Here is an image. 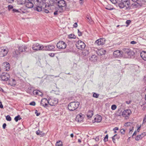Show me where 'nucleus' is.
I'll return each instance as SVG.
<instances>
[{
    "label": "nucleus",
    "mask_w": 146,
    "mask_h": 146,
    "mask_svg": "<svg viewBox=\"0 0 146 146\" xmlns=\"http://www.w3.org/2000/svg\"><path fill=\"white\" fill-rule=\"evenodd\" d=\"M120 8H124L125 9L129 10L130 9V2L129 0H121L118 4Z\"/></svg>",
    "instance_id": "f257e3e1"
},
{
    "label": "nucleus",
    "mask_w": 146,
    "mask_h": 146,
    "mask_svg": "<svg viewBox=\"0 0 146 146\" xmlns=\"http://www.w3.org/2000/svg\"><path fill=\"white\" fill-rule=\"evenodd\" d=\"M37 3L35 5L36 7L34 8V10L37 11H41L42 8H44V7H46V3L43 1H39V0L36 1Z\"/></svg>",
    "instance_id": "f03ea898"
},
{
    "label": "nucleus",
    "mask_w": 146,
    "mask_h": 146,
    "mask_svg": "<svg viewBox=\"0 0 146 146\" xmlns=\"http://www.w3.org/2000/svg\"><path fill=\"white\" fill-rule=\"evenodd\" d=\"M80 105L78 102H70L68 105V110L70 111H73L77 109Z\"/></svg>",
    "instance_id": "7ed1b4c3"
},
{
    "label": "nucleus",
    "mask_w": 146,
    "mask_h": 146,
    "mask_svg": "<svg viewBox=\"0 0 146 146\" xmlns=\"http://www.w3.org/2000/svg\"><path fill=\"white\" fill-rule=\"evenodd\" d=\"M123 50L124 52L125 56L126 58H131L134 54L133 51L130 49L124 48Z\"/></svg>",
    "instance_id": "20e7f679"
},
{
    "label": "nucleus",
    "mask_w": 146,
    "mask_h": 146,
    "mask_svg": "<svg viewBox=\"0 0 146 146\" xmlns=\"http://www.w3.org/2000/svg\"><path fill=\"white\" fill-rule=\"evenodd\" d=\"M9 51L8 49L6 47H3L0 48V57H3L7 55Z\"/></svg>",
    "instance_id": "39448f33"
},
{
    "label": "nucleus",
    "mask_w": 146,
    "mask_h": 146,
    "mask_svg": "<svg viewBox=\"0 0 146 146\" xmlns=\"http://www.w3.org/2000/svg\"><path fill=\"white\" fill-rule=\"evenodd\" d=\"M58 102V100L56 98H48V104L51 106H54L56 105Z\"/></svg>",
    "instance_id": "423d86ee"
},
{
    "label": "nucleus",
    "mask_w": 146,
    "mask_h": 146,
    "mask_svg": "<svg viewBox=\"0 0 146 146\" xmlns=\"http://www.w3.org/2000/svg\"><path fill=\"white\" fill-rule=\"evenodd\" d=\"M56 4L59 8H61L62 9L63 8L65 7L66 5V2L64 0L57 1Z\"/></svg>",
    "instance_id": "0eeeda50"
},
{
    "label": "nucleus",
    "mask_w": 146,
    "mask_h": 146,
    "mask_svg": "<svg viewBox=\"0 0 146 146\" xmlns=\"http://www.w3.org/2000/svg\"><path fill=\"white\" fill-rule=\"evenodd\" d=\"M44 46L36 43L34 44L32 47V49L38 51L40 50H43Z\"/></svg>",
    "instance_id": "6e6552de"
},
{
    "label": "nucleus",
    "mask_w": 146,
    "mask_h": 146,
    "mask_svg": "<svg viewBox=\"0 0 146 146\" xmlns=\"http://www.w3.org/2000/svg\"><path fill=\"white\" fill-rule=\"evenodd\" d=\"M76 45V47L78 49L80 50L84 49L86 46L84 43L81 40H79L77 42Z\"/></svg>",
    "instance_id": "1a4fd4ad"
},
{
    "label": "nucleus",
    "mask_w": 146,
    "mask_h": 146,
    "mask_svg": "<svg viewBox=\"0 0 146 146\" xmlns=\"http://www.w3.org/2000/svg\"><path fill=\"white\" fill-rule=\"evenodd\" d=\"M57 47L59 49H64L66 47V43L63 41H59L57 44Z\"/></svg>",
    "instance_id": "9d476101"
},
{
    "label": "nucleus",
    "mask_w": 146,
    "mask_h": 146,
    "mask_svg": "<svg viewBox=\"0 0 146 146\" xmlns=\"http://www.w3.org/2000/svg\"><path fill=\"white\" fill-rule=\"evenodd\" d=\"M1 80L4 81H7L10 78V75L9 74L7 73H2L0 76Z\"/></svg>",
    "instance_id": "9b49d317"
},
{
    "label": "nucleus",
    "mask_w": 146,
    "mask_h": 146,
    "mask_svg": "<svg viewBox=\"0 0 146 146\" xmlns=\"http://www.w3.org/2000/svg\"><path fill=\"white\" fill-rule=\"evenodd\" d=\"M131 113L130 110L128 109L124 110L122 113V115L127 119L128 118L129 116L130 115Z\"/></svg>",
    "instance_id": "f8f14e48"
},
{
    "label": "nucleus",
    "mask_w": 146,
    "mask_h": 146,
    "mask_svg": "<svg viewBox=\"0 0 146 146\" xmlns=\"http://www.w3.org/2000/svg\"><path fill=\"white\" fill-rule=\"evenodd\" d=\"M55 46L53 45H48L46 46H44L43 50L48 51H54Z\"/></svg>",
    "instance_id": "ddd939ff"
},
{
    "label": "nucleus",
    "mask_w": 146,
    "mask_h": 146,
    "mask_svg": "<svg viewBox=\"0 0 146 146\" xmlns=\"http://www.w3.org/2000/svg\"><path fill=\"white\" fill-rule=\"evenodd\" d=\"M123 52L119 50H117L114 51L113 53V56L115 58L119 57L122 56Z\"/></svg>",
    "instance_id": "4468645a"
},
{
    "label": "nucleus",
    "mask_w": 146,
    "mask_h": 146,
    "mask_svg": "<svg viewBox=\"0 0 146 146\" xmlns=\"http://www.w3.org/2000/svg\"><path fill=\"white\" fill-rule=\"evenodd\" d=\"M105 38H101L96 40L95 42V44H97L98 45H102L105 43Z\"/></svg>",
    "instance_id": "2eb2a0df"
},
{
    "label": "nucleus",
    "mask_w": 146,
    "mask_h": 146,
    "mask_svg": "<svg viewBox=\"0 0 146 146\" xmlns=\"http://www.w3.org/2000/svg\"><path fill=\"white\" fill-rule=\"evenodd\" d=\"M2 66L4 69L5 70L8 71L10 69V65L9 63L7 62H4L2 64Z\"/></svg>",
    "instance_id": "dca6fc26"
},
{
    "label": "nucleus",
    "mask_w": 146,
    "mask_h": 146,
    "mask_svg": "<svg viewBox=\"0 0 146 146\" xmlns=\"http://www.w3.org/2000/svg\"><path fill=\"white\" fill-rule=\"evenodd\" d=\"M48 100H47L46 98H43L41 100L40 104L42 106L46 107L48 105Z\"/></svg>",
    "instance_id": "f3484780"
},
{
    "label": "nucleus",
    "mask_w": 146,
    "mask_h": 146,
    "mask_svg": "<svg viewBox=\"0 0 146 146\" xmlns=\"http://www.w3.org/2000/svg\"><path fill=\"white\" fill-rule=\"evenodd\" d=\"M20 52H27V46L25 45H22L19 46L18 48Z\"/></svg>",
    "instance_id": "a211bd4d"
},
{
    "label": "nucleus",
    "mask_w": 146,
    "mask_h": 146,
    "mask_svg": "<svg viewBox=\"0 0 146 146\" xmlns=\"http://www.w3.org/2000/svg\"><path fill=\"white\" fill-rule=\"evenodd\" d=\"M25 6L28 8H31L33 7L34 5L33 1H27L25 4Z\"/></svg>",
    "instance_id": "6ab92c4d"
},
{
    "label": "nucleus",
    "mask_w": 146,
    "mask_h": 146,
    "mask_svg": "<svg viewBox=\"0 0 146 146\" xmlns=\"http://www.w3.org/2000/svg\"><path fill=\"white\" fill-rule=\"evenodd\" d=\"M83 115L80 113L78 115L76 118L75 120L76 121L78 122H81L83 118Z\"/></svg>",
    "instance_id": "aec40b11"
},
{
    "label": "nucleus",
    "mask_w": 146,
    "mask_h": 146,
    "mask_svg": "<svg viewBox=\"0 0 146 146\" xmlns=\"http://www.w3.org/2000/svg\"><path fill=\"white\" fill-rule=\"evenodd\" d=\"M57 0H49L48 3V6H54L55 4H57Z\"/></svg>",
    "instance_id": "412c9836"
},
{
    "label": "nucleus",
    "mask_w": 146,
    "mask_h": 146,
    "mask_svg": "<svg viewBox=\"0 0 146 146\" xmlns=\"http://www.w3.org/2000/svg\"><path fill=\"white\" fill-rule=\"evenodd\" d=\"M101 116L99 115H97L94 118V120L95 122H100L102 120Z\"/></svg>",
    "instance_id": "4be33fe9"
},
{
    "label": "nucleus",
    "mask_w": 146,
    "mask_h": 146,
    "mask_svg": "<svg viewBox=\"0 0 146 146\" xmlns=\"http://www.w3.org/2000/svg\"><path fill=\"white\" fill-rule=\"evenodd\" d=\"M141 56L142 59L146 61V52L144 51H143L141 53Z\"/></svg>",
    "instance_id": "5701e85b"
},
{
    "label": "nucleus",
    "mask_w": 146,
    "mask_h": 146,
    "mask_svg": "<svg viewBox=\"0 0 146 146\" xmlns=\"http://www.w3.org/2000/svg\"><path fill=\"white\" fill-rule=\"evenodd\" d=\"M93 115V112L92 110H89L87 115V116L89 119L91 118Z\"/></svg>",
    "instance_id": "b1692460"
},
{
    "label": "nucleus",
    "mask_w": 146,
    "mask_h": 146,
    "mask_svg": "<svg viewBox=\"0 0 146 146\" xmlns=\"http://www.w3.org/2000/svg\"><path fill=\"white\" fill-rule=\"evenodd\" d=\"M97 53L98 55H102L105 54L106 51L102 49H101L98 50Z\"/></svg>",
    "instance_id": "393cba45"
},
{
    "label": "nucleus",
    "mask_w": 146,
    "mask_h": 146,
    "mask_svg": "<svg viewBox=\"0 0 146 146\" xmlns=\"http://www.w3.org/2000/svg\"><path fill=\"white\" fill-rule=\"evenodd\" d=\"M19 50H16L13 52V56L15 57H17L18 55L19 54L20 52Z\"/></svg>",
    "instance_id": "a878e982"
},
{
    "label": "nucleus",
    "mask_w": 146,
    "mask_h": 146,
    "mask_svg": "<svg viewBox=\"0 0 146 146\" xmlns=\"http://www.w3.org/2000/svg\"><path fill=\"white\" fill-rule=\"evenodd\" d=\"M36 134L40 136H43L44 135V133H43L42 131H40L39 130H38L36 132Z\"/></svg>",
    "instance_id": "bb28decb"
},
{
    "label": "nucleus",
    "mask_w": 146,
    "mask_h": 146,
    "mask_svg": "<svg viewBox=\"0 0 146 146\" xmlns=\"http://www.w3.org/2000/svg\"><path fill=\"white\" fill-rule=\"evenodd\" d=\"M26 0H17L18 3L19 5L25 4Z\"/></svg>",
    "instance_id": "cd10ccee"
},
{
    "label": "nucleus",
    "mask_w": 146,
    "mask_h": 146,
    "mask_svg": "<svg viewBox=\"0 0 146 146\" xmlns=\"http://www.w3.org/2000/svg\"><path fill=\"white\" fill-rule=\"evenodd\" d=\"M110 1L113 4H115L117 6L118 5V4L119 2L118 0H110Z\"/></svg>",
    "instance_id": "c85d7f7f"
},
{
    "label": "nucleus",
    "mask_w": 146,
    "mask_h": 146,
    "mask_svg": "<svg viewBox=\"0 0 146 146\" xmlns=\"http://www.w3.org/2000/svg\"><path fill=\"white\" fill-rule=\"evenodd\" d=\"M143 2H145V0H137V4L141 6Z\"/></svg>",
    "instance_id": "c756f323"
},
{
    "label": "nucleus",
    "mask_w": 146,
    "mask_h": 146,
    "mask_svg": "<svg viewBox=\"0 0 146 146\" xmlns=\"http://www.w3.org/2000/svg\"><path fill=\"white\" fill-rule=\"evenodd\" d=\"M12 86H14L16 84V81L14 79H12L9 83Z\"/></svg>",
    "instance_id": "7c9ffc66"
},
{
    "label": "nucleus",
    "mask_w": 146,
    "mask_h": 146,
    "mask_svg": "<svg viewBox=\"0 0 146 146\" xmlns=\"http://www.w3.org/2000/svg\"><path fill=\"white\" fill-rule=\"evenodd\" d=\"M33 92L34 94H35L36 95H38L40 96H41L42 94L41 92L36 90H34Z\"/></svg>",
    "instance_id": "2f4dec72"
},
{
    "label": "nucleus",
    "mask_w": 146,
    "mask_h": 146,
    "mask_svg": "<svg viewBox=\"0 0 146 146\" xmlns=\"http://www.w3.org/2000/svg\"><path fill=\"white\" fill-rule=\"evenodd\" d=\"M143 137L141 135H137L135 137V139L136 140L138 141L142 139Z\"/></svg>",
    "instance_id": "473e14b6"
},
{
    "label": "nucleus",
    "mask_w": 146,
    "mask_h": 146,
    "mask_svg": "<svg viewBox=\"0 0 146 146\" xmlns=\"http://www.w3.org/2000/svg\"><path fill=\"white\" fill-rule=\"evenodd\" d=\"M62 142L60 141H57L56 144V146H62Z\"/></svg>",
    "instance_id": "72a5a7b5"
},
{
    "label": "nucleus",
    "mask_w": 146,
    "mask_h": 146,
    "mask_svg": "<svg viewBox=\"0 0 146 146\" xmlns=\"http://www.w3.org/2000/svg\"><path fill=\"white\" fill-rule=\"evenodd\" d=\"M21 119V118L20 117L19 115H18L17 116H16L14 118L15 120L17 122L19 120H20Z\"/></svg>",
    "instance_id": "f704fd0d"
},
{
    "label": "nucleus",
    "mask_w": 146,
    "mask_h": 146,
    "mask_svg": "<svg viewBox=\"0 0 146 146\" xmlns=\"http://www.w3.org/2000/svg\"><path fill=\"white\" fill-rule=\"evenodd\" d=\"M117 138V134H115L114 136L113 137L112 140L114 143H115V141L116 139Z\"/></svg>",
    "instance_id": "c9c22d12"
},
{
    "label": "nucleus",
    "mask_w": 146,
    "mask_h": 146,
    "mask_svg": "<svg viewBox=\"0 0 146 146\" xmlns=\"http://www.w3.org/2000/svg\"><path fill=\"white\" fill-rule=\"evenodd\" d=\"M13 6L11 5H9L8 6V9L9 11H10L13 9Z\"/></svg>",
    "instance_id": "e433bc0d"
},
{
    "label": "nucleus",
    "mask_w": 146,
    "mask_h": 146,
    "mask_svg": "<svg viewBox=\"0 0 146 146\" xmlns=\"http://www.w3.org/2000/svg\"><path fill=\"white\" fill-rule=\"evenodd\" d=\"M69 38H75L76 36L74 34H71L69 35Z\"/></svg>",
    "instance_id": "4c0bfd02"
},
{
    "label": "nucleus",
    "mask_w": 146,
    "mask_h": 146,
    "mask_svg": "<svg viewBox=\"0 0 146 146\" xmlns=\"http://www.w3.org/2000/svg\"><path fill=\"white\" fill-rule=\"evenodd\" d=\"M99 94L96 93H93V97L96 98L98 97Z\"/></svg>",
    "instance_id": "58836bf2"
},
{
    "label": "nucleus",
    "mask_w": 146,
    "mask_h": 146,
    "mask_svg": "<svg viewBox=\"0 0 146 146\" xmlns=\"http://www.w3.org/2000/svg\"><path fill=\"white\" fill-rule=\"evenodd\" d=\"M13 13H19L20 12L17 9H13L12 10Z\"/></svg>",
    "instance_id": "ea45409f"
},
{
    "label": "nucleus",
    "mask_w": 146,
    "mask_h": 146,
    "mask_svg": "<svg viewBox=\"0 0 146 146\" xmlns=\"http://www.w3.org/2000/svg\"><path fill=\"white\" fill-rule=\"evenodd\" d=\"M6 119L7 121H11V117L9 115H7L6 117Z\"/></svg>",
    "instance_id": "a19ab883"
},
{
    "label": "nucleus",
    "mask_w": 146,
    "mask_h": 146,
    "mask_svg": "<svg viewBox=\"0 0 146 146\" xmlns=\"http://www.w3.org/2000/svg\"><path fill=\"white\" fill-rule=\"evenodd\" d=\"M117 108L116 106L115 105H112L111 106V109L113 110H115Z\"/></svg>",
    "instance_id": "79ce46f5"
},
{
    "label": "nucleus",
    "mask_w": 146,
    "mask_h": 146,
    "mask_svg": "<svg viewBox=\"0 0 146 146\" xmlns=\"http://www.w3.org/2000/svg\"><path fill=\"white\" fill-rule=\"evenodd\" d=\"M108 135H107L104 138V142H106L108 141Z\"/></svg>",
    "instance_id": "37998d69"
},
{
    "label": "nucleus",
    "mask_w": 146,
    "mask_h": 146,
    "mask_svg": "<svg viewBox=\"0 0 146 146\" xmlns=\"http://www.w3.org/2000/svg\"><path fill=\"white\" fill-rule=\"evenodd\" d=\"M131 123L130 122H127L124 125L125 126H128L130 125Z\"/></svg>",
    "instance_id": "c03bdc74"
},
{
    "label": "nucleus",
    "mask_w": 146,
    "mask_h": 146,
    "mask_svg": "<svg viewBox=\"0 0 146 146\" xmlns=\"http://www.w3.org/2000/svg\"><path fill=\"white\" fill-rule=\"evenodd\" d=\"M86 18L87 19L88 21L89 22L91 23L92 22V20H91L90 17H87Z\"/></svg>",
    "instance_id": "a18cd8bd"
},
{
    "label": "nucleus",
    "mask_w": 146,
    "mask_h": 146,
    "mask_svg": "<svg viewBox=\"0 0 146 146\" xmlns=\"http://www.w3.org/2000/svg\"><path fill=\"white\" fill-rule=\"evenodd\" d=\"M125 130L122 129H121L120 132L122 134H124L125 133Z\"/></svg>",
    "instance_id": "49530a36"
},
{
    "label": "nucleus",
    "mask_w": 146,
    "mask_h": 146,
    "mask_svg": "<svg viewBox=\"0 0 146 146\" xmlns=\"http://www.w3.org/2000/svg\"><path fill=\"white\" fill-rule=\"evenodd\" d=\"M105 8L109 10H111L113 9V8H111L109 7H106Z\"/></svg>",
    "instance_id": "de8ad7c7"
},
{
    "label": "nucleus",
    "mask_w": 146,
    "mask_h": 146,
    "mask_svg": "<svg viewBox=\"0 0 146 146\" xmlns=\"http://www.w3.org/2000/svg\"><path fill=\"white\" fill-rule=\"evenodd\" d=\"M35 104H36L35 102L33 101V102H31L30 103L29 105H31L33 106H35Z\"/></svg>",
    "instance_id": "09e8293b"
},
{
    "label": "nucleus",
    "mask_w": 146,
    "mask_h": 146,
    "mask_svg": "<svg viewBox=\"0 0 146 146\" xmlns=\"http://www.w3.org/2000/svg\"><path fill=\"white\" fill-rule=\"evenodd\" d=\"M35 113L37 116H38L40 114V113H38V111L37 110H35Z\"/></svg>",
    "instance_id": "8fccbe9b"
},
{
    "label": "nucleus",
    "mask_w": 146,
    "mask_h": 146,
    "mask_svg": "<svg viewBox=\"0 0 146 146\" xmlns=\"http://www.w3.org/2000/svg\"><path fill=\"white\" fill-rule=\"evenodd\" d=\"M78 35L79 36L82 35V32L80 31L79 29H78Z\"/></svg>",
    "instance_id": "3c124183"
},
{
    "label": "nucleus",
    "mask_w": 146,
    "mask_h": 146,
    "mask_svg": "<svg viewBox=\"0 0 146 146\" xmlns=\"http://www.w3.org/2000/svg\"><path fill=\"white\" fill-rule=\"evenodd\" d=\"M119 111L118 110L116 112V115L117 116H120L121 115V113H119Z\"/></svg>",
    "instance_id": "603ef678"
},
{
    "label": "nucleus",
    "mask_w": 146,
    "mask_h": 146,
    "mask_svg": "<svg viewBox=\"0 0 146 146\" xmlns=\"http://www.w3.org/2000/svg\"><path fill=\"white\" fill-rule=\"evenodd\" d=\"M146 122V115H145V116L143 119V123H145Z\"/></svg>",
    "instance_id": "864d4df0"
},
{
    "label": "nucleus",
    "mask_w": 146,
    "mask_h": 146,
    "mask_svg": "<svg viewBox=\"0 0 146 146\" xmlns=\"http://www.w3.org/2000/svg\"><path fill=\"white\" fill-rule=\"evenodd\" d=\"M131 22V21L130 20H127L126 21V23L127 25H129Z\"/></svg>",
    "instance_id": "5fc2aeb1"
},
{
    "label": "nucleus",
    "mask_w": 146,
    "mask_h": 146,
    "mask_svg": "<svg viewBox=\"0 0 146 146\" xmlns=\"http://www.w3.org/2000/svg\"><path fill=\"white\" fill-rule=\"evenodd\" d=\"M73 27L74 28H76L78 26L77 23H74V24L73 25Z\"/></svg>",
    "instance_id": "6e6d98bb"
},
{
    "label": "nucleus",
    "mask_w": 146,
    "mask_h": 146,
    "mask_svg": "<svg viewBox=\"0 0 146 146\" xmlns=\"http://www.w3.org/2000/svg\"><path fill=\"white\" fill-rule=\"evenodd\" d=\"M99 137H100L99 136H98L95 139L96 141H98L99 140Z\"/></svg>",
    "instance_id": "4d7b16f0"
},
{
    "label": "nucleus",
    "mask_w": 146,
    "mask_h": 146,
    "mask_svg": "<svg viewBox=\"0 0 146 146\" xmlns=\"http://www.w3.org/2000/svg\"><path fill=\"white\" fill-rule=\"evenodd\" d=\"M143 138L146 135V133L145 132L143 133L142 134H141Z\"/></svg>",
    "instance_id": "13d9d810"
},
{
    "label": "nucleus",
    "mask_w": 146,
    "mask_h": 146,
    "mask_svg": "<svg viewBox=\"0 0 146 146\" xmlns=\"http://www.w3.org/2000/svg\"><path fill=\"white\" fill-rule=\"evenodd\" d=\"M6 126V124L5 123H4L3 125V128L4 129H5Z\"/></svg>",
    "instance_id": "bf43d9fd"
},
{
    "label": "nucleus",
    "mask_w": 146,
    "mask_h": 146,
    "mask_svg": "<svg viewBox=\"0 0 146 146\" xmlns=\"http://www.w3.org/2000/svg\"><path fill=\"white\" fill-rule=\"evenodd\" d=\"M0 108H3V106L2 104V103L1 102H0Z\"/></svg>",
    "instance_id": "052dcab7"
},
{
    "label": "nucleus",
    "mask_w": 146,
    "mask_h": 146,
    "mask_svg": "<svg viewBox=\"0 0 146 146\" xmlns=\"http://www.w3.org/2000/svg\"><path fill=\"white\" fill-rule=\"evenodd\" d=\"M137 42L135 41H133L131 42L130 43L132 44H134L136 43Z\"/></svg>",
    "instance_id": "680f3d73"
},
{
    "label": "nucleus",
    "mask_w": 146,
    "mask_h": 146,
    "mask_svg": "<svg viewBox=\"0 0 146 146\" xmlns=\"http://www.w3.org/2000/svg\"><path fill=\"white\" fill-rule=\"evenodd\" d=\"M7 1L9 3H12L14 1V0H7Z\"/></svg>",
    "instance_id": "e2e57ef3"
},
{
    "label": "nucleus",
    "mask_w": 146,
    "mask_h": 146,
    "mask_svg": "<svg viewBox=\"0 0 146 146\" xmlns=\"http://www.w3.org/2000/svg\"><path fill=\"white\" fill-rule=\"evenodd\" d=\"M49 55L50 56H51V57H53L54 55V54L53 53H50V54H49Z\"/></svg>",
    "instance_id": "0e129e2a"
},
{
    "label": "nucleus",
    "mask_w": 146,
    "mask_h": 146,
    "mask_svg": "<svg viewBox=\"0 0 146 146\" xmlns=\"http://www.w3.org/2000/svg\"><path fill=\"white\" fill-rule=\"evenodd\" d=\"M44 12L46 13H49V11L47 9H44Z\"/></svg>",
    "instance_id": "69168bd1"
},
{
    "label": "nucleus",
    "mask_w": 146,
    "mask_h": 146,
    "mask_svg": "<svg viewBox=\"0 0 146 146\" xmlns=\"http://www.w3.org/2000/svg\"><path fill=\"white\" fill-rule=\"evenodd\" d=\"M131 102V101L130 100L129 101H126V103L128 104H130V103Z\"/></svg>",
    "instance_id": "338daca9"
},
{
    "label": "nucleus",
    "mask_w": 146,
    "mask_h": 146,
    "mask_svg": "<svg viewBox=\"0 0 146 146\" xmlns=\"http://www.w3.org/2000/svg\"><path fill=\"white\" fill-rule=\"evenodd\" d=\"M58 11H56L54 12V15H56L58 14Z\"/></svg>",
    "instance_id": "774afa93"
}]
</instances>
